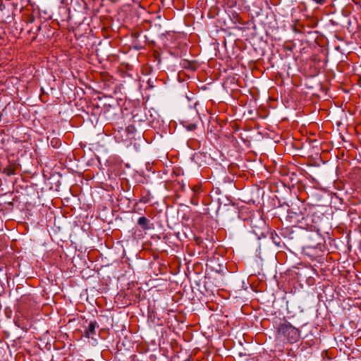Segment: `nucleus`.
<instances>
[{"mask_svg": "<svg viewBox=\"0 0 361 361\" xmlns=\"http://www.w3.org/2000/svg\"><path fill=\"white\" fill-rule=\"evenodd\" d=\"M277 337L283 342L295 343L300 338V331L290 322L285 321L277 327Z\"/></svg>", "mask_w": 361, "mask_h": 361, "instance_id": "nucleus-1", "label": "nucleus"}, {"mask_svg": "<svg viewBox=\"0 0 361 361\" xmlns=\"http://www.w3.org/2000/svg\"><path fill=\"white\" fill-rule=\"evenodd\" d=\"M301 206L302 209L300 207H298L297 210L295 207H292L288 209V214H293L298 218H300L301 216L302 219H304L305 218L303 217V216L305 215V212H306V208L305 207V205L302 203H301Z\"/></svg>", "mask_w": 361, "mask_h": 361, "instance_id": "nucleus-2", "label": "nucleus"}, {"mask_svg": "<svg viewBox=\"0 0 361 361\" xmlns=\"http://www.w3.org/2000/svg\"><path fill=\"white\" fill-rule=\"evenodd\" d=\"M97 326H98L97 322L96 321H91L88 327L85 329L83 335L86 338H90L92 335L95 334V329Z\"/></svg>", "mask_w": 361, "mask_h": 361, "instance_id": "nucleus-3", "label": "nucleus"}, {"mask_svg": "<svg viewBox=\"0 0 361 361\" xmlns=\"http://www.w3.org/2000/svg\"><path fill=\"white\" fill-rule=\"evenodd\" d=\"M137 224L142 228V230H149L151 227L149 226V221L145 216H141L137 220Z\"/></svg>", "mask_w": 361, "mask_h": 361, "instance_id": "nucleus-4", "label": "nucleus"}, {"mask_svg": "<svg viewBox=\"0 0 361 361\" xmlns=\"http://www.w3.org/2000/svg\"><path fill=\"white\" fill-rule=\"evenodd\" d=\"M16 166L10 165L4 169V173L7 176H11L16 173Z\"/></svg>", "mask_w": 361, "mask_h": 361, "instance_id": "nucleus-5", "label": "nucleus"}, {"mask_svg": "<svg viewBox=\"0 0 361 361\" xmlns=\"http://www.w3.org/2000/svg\"><path fill=\"white\" fill-rule=\"evenodd\" d=\"M199 198H200V195H198L197 193H192V195L190 197V203L195 206L198 205Z\"/></svg>", "mask_w": 361, "mask_h": 361, "instance_id": "nucleus-6", "label": "nucleus"}, {"mask_svg": "<svg viewBox=\"0 0 361 361\" xmlns=\"http://www.w3.org/2000/svg\"><path fill=\"white\" fill-rule=\"evenodd\" d=\"M270 238H271L273 243L276 245H280V238L279 236L275 233V232H271V234H270Z\"/></svg>", "mask_w": 361, "mask_h": 361, "instance_id": "nucleus-7", "label": "nucleus"}, {"mask_svg": "<svg viewBox=\"0 0 361 361\" xmlns=\"http://www.w3.org/2000/svg\"><path fill=\"white\" fill-rule=\"evenodd\" d=\"M192 193H197L198 195L200 194V192L202 191V185H195L192 187Z\"/></svg>", "mask_w": 361, "mask_h": 361, "instance_id": "nucleus-8", "label": "nucleus"}, {"mask_svg": "<svg viewBox=\"0 0 361 361\" xmlns=\"http://www.w3.org/2000/svg\"><path fill=\"white\" fill-rule=\"evenodd\" d=\"M310 1L315 3L317 5H321V6L325 4L328 1V0H310Z\"/></svg>", "mask_w": 361, "mask_h": 361, "instance_id": "nucleus-9", "label": "nucleus"}, {"mask_svg": "<svg viewBox=\"0 0 361 361\" xmlns=\"http://www.w3.org/2000/svg\"><path fill=\"white\" fill-rule=\"evenodd\" d=\"M196 128H197V125L195 123L189 124L186 127L187 130H190V131L195 130Z\"/></svg>", "mask_w": 361, "mask_h": 361, "instance_id": "nucleus-10", "label": "nucleus"}, {"mask_svg": "<svg viewBox=\"0 0 361 361\" xmlns=\"http://www.w3.org/2000/svg\"><path fill=\"white\" fill-rule=\"evenodd\" d=\"M14 322L16 326H18V327H20V325L19 324L18 319H15Z\"/></svg>", "mask_w": 361, "mask_h": 361, "instance_id": "nucleus-11", "label": "nucleus"}, {"mask_svg": "<svg viewBox=\"0 0 361 361\" xmlns=\"http://www.w3.org/2000/svg\"><path fill=\"white\" fill-rule=\"evenodd\" d=\"M137 33H138L137 32H133V36L137 37L138 36Z\"/></svg>", "mask_w": 361, "mask_h": 361, "instance_id": "nucleus-12", "label": "nucleus"}]
</instances>
